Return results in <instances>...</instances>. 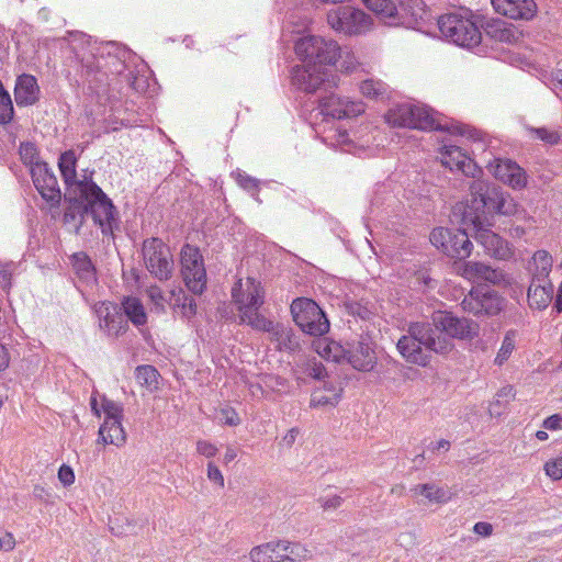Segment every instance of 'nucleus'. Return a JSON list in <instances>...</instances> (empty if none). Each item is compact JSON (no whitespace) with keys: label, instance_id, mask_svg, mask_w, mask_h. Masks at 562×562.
I'll use <instances>...</instances> for the list:
<instances>
[{"label":"nucleus","instance_id":"obj_62","mask_svg":"<svg viewBox=\"0 0 562 562\" xmlns=\"http://www.w3.org/2000/svg\"><path fill=\"white\" fill-rule=\"evenodd\" d=\"M198 452L203 457H214L217 452L216 447L209 442H198Z\"/></svg>","mask_w":562,"mask_h":562},{"label":"nucleus","instance_id":"obj_44","mask_svg":"<svg viewBox=\"0 0 562 562\" xmlns=\"http://www.w3.org/2000/svg\"><path fill=\"white\" fill-rule=\"evenodd\" d=\"M145 294L151 304V312L157 314L166 313V304L168 301L166 300L165 293L160 286L153 284L145 290Z\"/></svg>","mask_w":562,"mask_h":562},{"label":"nucleus","instance_id":"obj_36","mask_svg":"<svg viewBox=\"0 0 562 562\" xmlns=\"http://www.w3.org/2000/svg\"><path fill=\"white\" fill-rule=\"evenodd\" d=\"M125 316L135 325L143 326L147 323V314L139 299L127 296L122 301Z\"/></svg>","mask_w":562,"mask_h":562},{"label":"nucleus","instance_id":"obj_51","mask_svg":"<svg viewBox=\"0 0 562 562\" xmlns=\"http://www.w3.org/2000/svg\"><path fill=\"white\" fill-rule=\"evenodd\" d=\"M341 57H342V60L340 64L341 72L351 75L360 68L361 64L359 63L358 58L356 57V55L353 53L347 52V53H345L344 56L341 55Z\"/></svg>","mask_w":562,"mask_h":562},{"label":"nucleus","instance_id":"obj_58","mask_svg":"<svg viewBox=\"0 0 562 562\" xmlns=\"http://www.w3.org/2000/svg\"><path fill=\"white\" fill-rule=\"evenodd\" d=\"M12 266L10 263L0 265V286L7 290L11 286Z\"/></svg>","mask_w":562,"mask_h":562},{"label":"nucleus","instance_id":"obj_32","mask_svg":"<svg viewBox=\"0 0 562 562\" xmlns=\"http://www.w3.org/2000/svg\"><path fill=\"white\" fill-rule=\"evenodd\" d=\"M485 31L491 38L508 44L518 42L521 36V33L515 25L502 20H492L487 22Z\"/></svg>","mask_w":562,"mask_h":562},{"label":"nucleus","instance_id":"obj_50","mask_svg":"<svg viewBox=\"0 0 562 562\" xmlns=\"http://www.w3.org/2000/svg\"><path fill=\"white\" fill-rule=\"evenodd\" d=\"M401 10L414 19H422L425 12L423 0H406L401 3Z\"/></svg>","mask_w":562,"mask_h":562},{"label":"nucleus","instance_id":"obj_23","mask_svg":"<svg viewBox=\"0 0 562 562\" xmlns=\"http://www.w3.org/2000/svg\"><path fill=\"white\" fill-rule=\"evenodd\" d=\"M494 10L513 20H532L538 7L535 0H491Z\"/></svg>","mask_w":562,"mask_h":562},{"label":"nucleus","instance_id":"obj_27","mask_svg":"<svg viewBox=\"0 0 562 562\" xmlns=\"http://www.w3.org/2000/svg\"><path fill=\"white\" fill-rule=\"evenodd\" d=\"M90 407L92 413L98 417L104 418V422L123 419L122 404L108 398L98 391L92 392L90 397Z\"/></svg>","mask_w":562,"mask_h":562},{"label":"nucleus","instance_id":"obj_60","mask_svg":"<svg viewBox=\"0 0 562 562\" xmlns=\"http://www.w3.org/2000/svg\"><path fill=\"white\" fill-rule=\"evenodd\" d=\"M544 429L559 430L562 429V414H554L543 420Z\"/></svg>","mask_w":562,"mask_h":562},{"label":"nucleus","instance_id":"obj_3","mask_svg":"<svg viewBox=\"0 0 562 562\" xmlns=\"http://www.w3.org/2000/svg\"><path fill=\"white\" fill-rule=\"evenodd\" d=\"M231 295L240 323L252 327L257 319L266 317L259 312L265 304L266 291L255 277L239 278L232 286Z\"/></svg>","mask_w":562,"mask_h":562},{"label":"nucleus","instance_id":"obj_45","mask_svg":"<svg viewBox=\"0 0 562 562\" xmlns=\"http://www.w3.org/2000/svg\"><path fill=\"white\" fill-rule=\"evenodd\" d=\"M368 9L382 18H395L397 8L392 0H361Z\"/></svg>","mask_w":562,"mask_h":562},{"label":"nucleus","instance_id":"obj_47","mask_svg":"<svg viewBox=\"0 0 562 562\" xmlns=\"http://www.w3.org/2000/svg\"><path fill=\"white\" fill-rule=\"evenodd\" d=\"M522 214L521 220L526 224V226L521 225H513L509 228V236L514 239L522 238L529 229L535 228L536 220L532 215L528 214L525 209L520 207V212L518 215Z\"/></svg>","mask_w":562,"mask_h":562},{"label":"nucleus","instance_id":"obj_1","mask_svg":"<svg viewBox=\"0 0 562 562\" xmlns=\"http://www.w3.org/2000/svg\"><path fill=\"white\" fill-rule=\"evenodd\" d=\"M422 346L437 355H448L454 349V344L442 335H437L428 323H413L408 326V335L402 336L397 341V350L409 363L426 367L429 357Z\"/></svg>","mask_w":562,"mask_h":562},{"label":"nucleus","instance_id":"obj_10","mask_svg":"<svg viewBox=\"0 0 562 562\" xmlns=\"http://www.w3.org/2000/svg\"><path fill=\"white\" fill-rule=\"evenodd\" d=\"M429 240L436 249L454 261L469 258L473 251L468 233L461 228L436 227Z\"/></svg>","mask_w":562,"mask_h":562},{"label":"nucleus","instance_id":"obj_41","mask_svg":"<svg viewBox=\"0 0 562 562\" xmlns=\"http://www.w3.org/2000/svg\"><path fill=\"white\" fill-rule=\"evenodd\" d=\"M532 259L536 266L533 279L538 281L547 280L552 269V256L547 250H537Z\"/></svg>","mask_w":562,"mask_h":562},{"label":"nucleus","instance_id":"obj_21","mask_svg":"<svg viewBox=\"0 0 562 562\" xmlns=\"http://www.w3.org/2000/svg\"><path fill=\"white\" fill-rule=\"evenodd\" d=\"M440 159L442 165L451 171H460L467 177L476 178L482 173L476 162L459 146H443L440 151Z\"/></svg>","mask_w":562,"mask_h":562},{"label":"nucleus","instance_id":"obj_53","mask_svg":"<svg viewBox=\"0 0 562 562\" xmlns=\"http://www.w3.org/2000/svg\"><path fill=\"white\" fill-rule=\"evenodd\" d=\"M544 470L548 476L553 480L562 479V459H552L544 464Z\"/></svg>","mask_w":562,"mask_h":562},{"label":"nucleus","instance_id":"obj_12","mask_svg":"<svg viewBox=\"0 0 562 562\" xmlns=\"http://www.w3.org/2000/svg\"><path fill=\"white\" fill-rule=\"evenodd\" d=\"M143 260L147 271L159 281H168L175 271V261L170 248L160 238H148L142 247Z\"/></svg>","mask_w":562,"mask_h":562},{"label":"nucleus","instance_id":"obj_54","mask_svg":"<svg viewBox=\"0 0 562 562\" xmlns=\"http://www.w3.org/2000/svg\"><path fill=\"white\" fill-rule=\"evenodd\" d=\"M306 373L315 380H322L326 375L325 367L321 362L308 361L305 368Z\"/></svg>","mask_w":562,"mask_h":562},{"label":"nucleus","instance_id":"obj_25","mask_svg":"<svg viewBox=\"0 0 562 562\" xmlns=\"http://www.w3.org/2000/svg\"><path fill=\"white\" fill-rule=\"evenodd\" d=\"M288 540L269 541L254 547L249 552L252 562H284Z\"/></svg>","mask_w":562,"mask_h":562},{"label":"nucleus","instance_id":"obj_33","mask_svg":"<svg viewBox=\"0 0 562 562\" xmlns=\"http://www.w3.org/2000/svg\"><path fill=\"white\" fill-rule=\"evenodd\" d=\"M342 393V387L333 383L325 384L323 387L315 390L311 396V406L334 407L338 404Z\"/></svg>","mask_w":562,"mask_h":562},{"label":"nucleus","instance_id":"obj_28","mask_svg":"<svg viewBox=\"0 0 562 562\" xmlns=\"http://www.w3.org/2000/svg\"><path fill=\"white\" fill-rule=\"evenodd\" d=\"M58 167L66 186L77 194L81 192L80 184L93 183L91 180H88L86 178L83 180L77 179V157L75 151L71 149L60 155L58 159Z\"/></svg>","mask_w":562,"mask_h":562},{"label":"nucleus","instance_id":"obj_11","mask_svg":"<svg viewBox=\"0 0 562 562\" xmlns=\"http://www.w3.org/2000/svg\"><path fill=\"white\" fill-rule=\"evenodd\" d=\"M432 329L437 335H442L451 342L452 339L471 341L480 335L477 322L459 317L449 311H437L431 316Z\"/></svg>","mask_w":562,"mask_h":562},{"label":"nucleus","instance_id":"obj_19","mask_svg":"<svg viewBox=\"0 0 562 562\" xmlns=\"http://www.w3.org/2000/svg\"><path fill=\"white\" fill-rule=\"evenodd\" d=\"M452 270L458 276L470 282L486 281L497 283L502 280V273L490 265L473 260H459L452 263Z\"/></svg>","mask_w":562,"mask_h":562},{"label":"nucleus","instance_id":"obj_18","mask_svg":"<svg viewBox=\"0 0 562 562\" xmlns=\"http://www.w3.org/2000/svg\"><path fill=\"white\" fill-rule=\"evenodd\" d=\"M31 173L33 183L41 196L52 206L59 204L61 194L58 181L54 172L48 168V165L35 164L31 169Z\"/></svg>","mask_w":562,"mask_h":562},{"label":"nucleus","instance_id":"obj_59","mask_svg":"<svg viewBox=\"0 0 562 562\" xmlns=\"http://www.w3.org/2000/svg\"><path fill=\"white\" fill-rule=\"evenodd\" d=\"M15 539L11 532L0 530V548L4 551L14 549Z\"/></svg>","mask_w":562,"mask_h":562},{"label":"nucleus","instance_id":"obj_6","mask_svg":"<svg viewBox=\"0 0 562 562\" xmlns=\"http://www.w3.org/2000/svg\"><path fill=\"white\" fill-rule=\"evenodd\" d=\"M294 50L303 63H312L321 67L335 66L341 57V47L337 41L316 35L300 38L295 43Z\"/></svg>","mask_w":562,"mask_h":562},{"label":"nucleus","instance_id":"obj_42","mask_svg":"<svg viewBox=\"0 0 562 562\" xmlns=\"http://www.w3.org/2000/svg\"><path fill=\"white\" fill-rule=\"evenodd\" d=\"M387 91L386 85L378 79H366L359 83V92L369 100H378Z\"/></svg>","mask_w":562,"mask_h":562},{"label":"nucleus","instance_id":"obj_35","mask_svg":"<svg viewBox=\"0 0 562 562\" xmlns=\"http://www.w3.org/2000/svg\"><path fill=\"white\" fill-rule=\"evenodd\" d=\"M413 104L403 103L397 104L391 108L384 115L385 122L391 127H406L411 128L412 124V114H413Z\"/></svg>","mask_w":562,"mask_h":562},{"label":"nucleus","instance_id":"obj_48","mask_svg":"<svg viewBox=\"0 0 562 562\" xmlns=\"http://www.w3.org/2000/svg\"><path fill=\"white\" fill-rule=\"evenodd\" d=\"M527 131L538 139L549 145H557L561 140V134L555 130H549L547 127H528Z\"/></svg>","mask_w":562,"mask_h":562},{"label":"nucleus","instance_id":"obj_29","mask_svg":"<svg viewBox=\"0 0 562 562\" xmlns=\"http://www.w3.org/2000/svg\"><path fill=\"white\" fill-rule=\"evenodd\" d=\"M168 304L173 313L186 319H192L198 313V305L193 297L189 296L181 288H175L170 292Z\"/></svg>","mask_w":562,"mask_h":562},{"label":"nucleus","instance_id":"obj_57","mask_svg":"<svg viewBox=\"0 0 562 562\" xmlns=\"http://www.w3.org/2000/svg\"><path fill=\"white\" fill-rule=\"evenodd\" d=\"M317 502L324 510H330L337 509L341 505L342 498L338 495H334L331 497H319Z\"/></svg>","mask_w":562,"mask_h":562},{"label":"nucleus","instance_id":"obj_37","mask_svg":"<svg viewBox=\"0 0 562 562\" xmlns=\"http://www.w3.org/2000/svg\"><path fill=\"white\" fill-rule=\"evenodd\" d=\"M160 374L153 366H139L135 370V379L137 383L150 393L156 392L160 387Z\"/></svg>","mask_w":562,"mask_h":562},{"label":"nucleus","instance_id":"obj_31","mask_svg":"<svg viewBox=\"0 0 562 562\" xmlns=\"http://www.w3.org/2000/svg\"><path fill=\"white\" fill-rule=\"evenodd\" d=\"M347 360L356 370L363 372L371 371L376 363L374 350L364 342H359L351 351H349Z\"/></svg>","mask_w":562,"mask_h":562},{"label":"nucleus","instance_id":"obj_39","mask_svg":"<svg viewBox=\"0 0 562 562\" xmlns=\"http://www.w3.org/2000/svg\"><path fill=\"white\" fill-rule=\"evenodd\" d=\"M72 267L76 271V274L83 280L90 281L95 279L94 267L89 258V256L85 252H76L71 257Z\"/></svg>","mask_w":562,"mask_h":562},{"label":"nucleus","instance_id":"obj_4","mask_svg":"<svg viewBox=\"0 0 562 562\" xmlns=\"http://www.w3.org/2000/svg\"><path fill=\"white\" fill-rule=\"evenodd\" d=\"M471 203L481 209L501 216H517L520 212L519 203L508 192L501 188H490L485 181L473 180L469 186Z\"/></svg>","mask_w":562,"mask_h":562},{"label":"nucleus","instance_id":"obj_43","mask_svg":"<svg viewBox=\"0 0 562 562\" xmlns=\"http://www.w3.org/2000/svg\"><path fill=\"white\" fill-rule=\"evenodd\" d=\"M517 331L514 329L508 330L502 341L501 348L494 359V363L502 367L513 355L516 348Z\"/></svg>","mask_w":562,"mask_h":562},{"label":"nucleus","instance_id":"obj_61","mask_svg":"<svg viewBox=\"0 0 562 562\" xmlns=\"http://www.w3.org/2000/svg\"><path fill=\"white\" fill-rule=\"evenodd\" d=\"M473 530L476 535L488 537L493 532V526L490 522L480 521L474 525Z\"/></svg>","mask_w":562,"mask_h":562},{"label":"nucleus","instance_id":"obj_56","mask_svg":"<svg viewBox=\"0 0 562 562\" xmlns=\"http://www.w3.org/2000/svg\"><path fill=\"white\" fill-rule=\"evenodd\" d=\"M58 479L64 486L71 485L75 482L74 470L70 467L63 464L58 470Z\"/></svg>","mask_w":562,"mask_h":562},{"label":"nucleus","instance_id":"obj_2","mask_svg":"<svg viewBox=\"0 0 562 562\" xmlns=\"http://www.w3.org/2000/svg\"><path fill=\"white\" fill-rule=\"evenodd\" d=\"M79 198L86 203L85 206L79 204L72 205L65 212V222L76 218V213L82 216L85 212L90 211L94 223H97L103 233L112 229V222L115 220V210L111 200L105 193L93 182L83 183Z\"/></svg>","mask_w":562,"mask_h":562},{"label":"nucleus","instance_id":"obj_63","mask_svg":"<svg viewBox=\"0 0 562 562\" xmlns=\"http://www.w3.org/2000/svg\"><path fill=\"white\" fill-rule=\"evenodd\" d=\"M10 363V353L4 345L0 342V372L4 371Z\"/></svg>","mask_w":562,"mask_h":562},{"label":"nucleus","instance_id":"obj_7","mask_svg":"<svg viewBox=\"0 0 562 562\" xmlns=\"http://www.w3.org/2000/svg\"><path fill=\"white\" fill-rule=\"evenodd\" d=\"M326 22L334 32L346 36L364 35L373 29L372 18L353 5H340L329 10Z\"/></svg>","mask_w":562,"mask_h":562},{"label":"nucleus","instance_id":"obj_38","mask_svg":"<svg viewBox=\"0 0 562 562\" xmlns=\"http://www.w3.org/2000/svg\"><path fill=\"white\" fill-rule=\"evenodd\" d=\"M316 352L325 360L333 362H340L347 358V351L337 341L334 340H318L315 344Z\"/></svg>","mask_w":562,"mask_h":562},{"label":"nucleus","instance_id":"obj_26","mask_svg":"<svg viewBox=\"0 0 562 562\" xmlns=\"http://www.w3.org/2000/svg\"><path fill=\"white\" fill-rule=\"evenodd\" d=\"M40 86L33 75L22 74L14 87V98L19 106L33 105L40 99Z\"/></svg>","mask_w":562,"mask_h":562},{"label":"nucleus","instance_id":"obj_52","mask_svg":"<svg viewBox=\"0 0 562 562\" xmlns=\"http://www.w3.org/2000/svg\"><path fill=\"white\" fill-rule=\"evenodd\" d=\"M236 182L239 187L250 192H257L259 188L258 180L245 172H238L236 175Z\"/></svg>","mask_w":562,"mask_h":562},{"label":"nucleus","instance_id":"obj_34","mask_svg":"<svg viewBox=\"0 0 562 562\" xmlns=\"http://www.w3.org/2000/svg\"><path fill=\"white\" fill-rule=\"evenodd\" d=\"M122 420L123 419L103 422L99 428V438L103 445H114L119 447L125 442L126 435L122 426Z\"/></svg>","mask_w":562,"mask_h":562},{"label":"nucleus","instance_id":"obj_24","mask_svg":"<svg viewBox=\"0 0 562 562\" xmlns=\"http://www.w3.org/2000/svg\"><path fill=\"white\" fill-rule=\"evenodd\" d=\"M412 130L420 131H445L449 130L446 123H442V116L431 108L424 104H413Z\"/></svg>","mask_w":562,"mask_h":562},{"label":"nucleus","instance_id":"obj_13","mask_svg":"<svg viewBox=\"0 0 562 562\" xmlns=\"http://www.w3.org/2000/svg\"><path fill=\"white\" fill-rule=\"evenodd\" d=\"M291 83L301 91L315 93L325 83L331 88L337 87L338 78L327 67L303 63L292 68Z\"/></svg>","mask_w":562,"mask_h":562},{"label":"nucleus","instance_id":"obj_5","mask_svg":"<svg viewBox=\"0 0 562 562\" xmlns=\"http://www.w3.org/2000/svg\"><path fill=\"white\" fill-rule=\"evenodd\" d=\"M442 36L458 46L471 48L481 43L482 34L470 11L446 13L438 19Z\"/></svg>","mask_w":562,"mask_h":562},{"label":"nucleus","instance_id":"obj_40","mask_svg":"<svg viewBox=\"0 0 562 562\" xmlns=\"http://www.w3.org/2000/svg\"><path fill=\"white\" fill-rule=\"evenodd\" d=\"M412 491L414 492L415 495L424 496L430 503L441 504L450 499V495L446 490L437 487L434 484L417 485Z\"/></svg>","mask_w":562,"mask_h":562},{"label":"nucleus","instance_id":"obj_46","mask_svg":"<svg viewBox=\"0 0 562 562\" xmlns=\"http://www.w3.org/2000/svg\"><path fill=\"white\" fill-rule=\"evenodd\" d=\"M285 553V561L289 562H301L311 559L310 550L300 542L288 541V548Z\"/></svg>","mask_w":562,"mask_h":562},{"label":"nucleus","instance_id":"obj_49","mask_svg":"<svg viewBox=\"0 0 562 562\" xmlns=\"http://www.w3.org/2000/svg\"><path fill=\"white\" fill-rule=\"evenodd\" d=\"M20 156L25 165H29L31 168L35 166V164H43L38 161V153L37 148L32 143H22L20 145Z\"/></svg>","mask_w":562,"mask_h":562},{"label":"nucleus","instance_id":"obj_16","mask_svg":"<svg viewBox=\"0 0 562 562\" xmlns=\"http://www.w3.org/2000/svg\"><path fill=\"white\" fill-rule=\"evenodd\" d=\"M486 168L496 180L513 190L520 191L528 186L526 170L512 159L495 158L487 164Z\"/></svg>","mask_w":562,"mask_h":562},{"label":"nucleus","instance_id":"obj_20","mask_svg":"<svg viewBox=\"0 0 562 562\" xmlns=\"http://www.w3.org/2000/svg\"><path fill=\"white\" fill-rule=\"evenodd\" d=\"M95 313L99 317V327L109 337H119L128 329V323L117 306L110 302L95 304Z\"/></svg>","mask_w":562,"mask_h":562},{"label":"nucleus","instance_id":"obj_17","mask_svg":"<svg viewBox=\"0 0 562 562\" xmlns=\"http://www.w3.org/2000/svg\"><path fill=\"white\" fill-rule=\"evenodd\" d=\"M464 312L479 315H496L503 310V299L495 292L482 293L479 290H472L461 302Z\"/></svg>","mask_w":562,"mask_h":562},{"label":"nucleus","instance_id":"obj_64","mask_svg":"<svg viewBox=\"0 0 562 562\" xmlns=\"http://www.w3.org/2000/svg\"><path fill=\"white\" fill-rule=\"evenodd\" d=\"M432 445L434 446L430 449L432 453H446L449 451L450 448V442L445 439L437 440Z\"/></svg>","mask_w":562,"mask_h":562},{"label":"nucleus","instance_id":"obj_15","mask_svg":"<svg viewBox=\"0 0 562 562\" xmlns=\"http://www.w3.org/2000/svg\"><path fill=\"white\" fill-rule=\"evenodd\" d=\"M318 108L324 116L334 120H349L362 115L367 105L361 100L333 93L322 98L318 101Z\"/></svg>","mask_w":562,"mask_h":562},{"label":"nucleus","instance_id":"obj_14","mask_svg":"<svg viewBox=\"0 0 562 562\" xmlns=\"http://www.w3.org/2000/svg\"><path fill=\"white\" fill-rule=\"evenodd\" d=\"M181 276L189 291L202 294L206 288V270L198 247L186 244L180 252Z\"/></svg>","mask_w":562,"mask_h":562},{"label":"nucleus","instance_id":"obj_8","mask_svg":"<svg viewBox=\"0 0 562 562\" xmlns=\"http://www.w3.org/2000/svg\"><path fill=\"white\" fill-rule=\"evenodd\" d=\"M462 221L465 224L473 225V237L484 248L487 256L497 260H510L515 256L513 244L491 228L485 227L480 214L464 211Z\"/></svg>","mask_w":562,"mask_h":562},{"label":"nucleus","instance_id":"obj_55","mask_svg":"<svg viewBox=\"0 0 562 562\" xmlns=\"http://www.w3.org/2000/svg\"><path fill=\"white\" fill-rule=\"evenodd\" d=\"M207 477L211 482H213L218 487H224V477L218 469L214 463L210 462L207 465Z\"/></svg>","mask_w":562,"mask_h":562},{"label":"nucleus","instance_id":"obj_9","mask_svg":"<svg viewBox=\"0 0 562 562\" xmlns=\"http://www.w3.org/2000/svg\"><path fill=\"white\" fill-rule=\"evenodd\" d=\"M295 325L310 336H323L329 331V321L324 311L312 299L296 297L290 305Z\"/></svg>","mask_w":562,"mask_h":562},{"label":"nucleus","instance_id":"obj_22","mask_svg":"<svg viewBox=\"0 0 562 562\" xmlns=\"http://www.w3.org/2000/svg\"><path fill=\"white\" fill-rule=\"evenodd\" d=\"M252 328L269 333L271 340L277 342V348L281 351H294L300 347L299 340L291 328L274 323L267 317L257 319Z\"/></svg>","mask_w":562,"mask_h":562},{"label":"nucleus","instance_id":"obj_30","mask_svg":"<svg viewBox=\"0 0 562 562\" xmlns=\"http://www.w3.org/2000/svg\"><path fill=\"white\" fill-rule=\"evenodd\" d=\"M553 284L549 280L532 279L528 289V303L531 308L544 310L552 300Z\"/></svg>","mask_w":562,"mask_h":562}]
</instances>
